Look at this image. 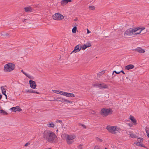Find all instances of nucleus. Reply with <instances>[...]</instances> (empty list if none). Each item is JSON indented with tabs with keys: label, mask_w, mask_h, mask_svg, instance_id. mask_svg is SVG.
<instances>
[{
	"label": "nucleus",
	"mask_w": 149,
	"mask_h": 149,
	"mask_svg": "<svg viewBox=\"0 0 149 149\" xmlns=\"http://www.w3.org/2000/svg\"><path fill=\"white\" fill-rule=\"evenodd\" d=\"M1 35L4 36H6V37H7L8 36L9 34L5 32H3L1 33Z\"/></svg>",
	"instance_id": "nucleus-31"
},
{
	"label": "nucleus",
	"mask_w": 149,
	"mask_h": 149,
	"mask_svg": "<svg viewBox=\"0 0 149 149\" xmlns=\"http://www.w3.org/2000/svg\"><path fill=\"white\" fill-rule=\"evenodd\" d=\"M56 123H61V124H62V121L61 120H57L56 121Z\"/></svg>",
	"instance_id": "nucleus-40"
},
{
	"label": "nucleus",
	"mask_w": 149,
	"mask_h": 149,
	"mask_svg": "<svg viewBox=\"0 0 149 149\" xmlns=\"http://www.w3.org/2000/svg\"><path fill=\"white\" fill-rule=\"evenodd\" d=\"M112 110L110 109L103 108L101 109L100 113L103 117H106L108 115L112 114Z\"/></svg>",
	"instance_id": "nucleus-4"
},
{
	"label": "nucleus",
	"mask_w": 149,
	"mask_h": 149,
	"mask_svg": "<svg viewBox=\"0 0 149 149\" xmlns=\"http://www.w3.org/2000/svg\"><path fill=\"white\" fill-rule=\"evenodd\" d=\"M1 91H2V93L4 95H5V96L6 97V98L7 96L6 95V91L5 89L4 88V87H3V86H1Z\"/></svg>",
	"instance_id": "nucleus-20"
},
{
	"label": "nucleus",
	"mask_w": 149,
	"mask_h": 149,
	"mask_svg": "<svg viewBox=\"0 0 149 149\" xmlns=\"http://www.w3.org/2000/svg\"><path fill=\"white\" fill-rule=\"evenodd\" d=\"M89 8L91 10H93L95 9V7L94 6H89Z\"/></svg>",
	"instance_id": "nucleus-37"
},
{
	"label": "nucleus",
	"mask_w": 149,
	"mask_h": 149,
	"mask_svg": "<svg viewBox=\"0 0 149 149\" xmlns=\"http://www.w3.org/2000/svg\"><path fill=\"white\" fill-rule=\"evenodd\" d=\"M45 67L46 68H47L48 67V66L47 65H46L45 66Z\"/></svg>",
	"instance_id": "nucleus-51"
},
{
	"label": "nucleus",
	"mask_w": 149,
	"mask_h": 149,
	"mask_svg": "<svg viewBox=\"0 0 149 149\" xmlns=\"http://www.w3.org/2000/svg\"><path fill=\"white\" fill-rule=\"evenodd\" d=\"M2 113L3 115H7L8 113L4 110H0V114Z\"/></svg>",
	"instance_id": "nucleus-23"
},
{
	"label": "nucleus",
	"mask_w": 149,
	"mask_h": 149,
	"mask_svg": "<svg viewBox=\"0 0 149 149\" xmlns=\"http://www.w3.org/2000/svg\"><path fill=\"white\" fill-rule=\"evenodd\" d=\"M86 46H87V47H90L91 46V44L90 42H88L87 43L85 44Z\"/></svg>",
	"instance_id": "nucleus-29"
},
{
	"label": "nucleus",
	"mask_w": 149,
	"mask_h": 149,
	"mask_svg": "<svg viewBox=\"0 0 149 149\" xmlns=\"http://www.w3.org/2000/svg\"><path fill=\"white\" fill-rule=\"evenodd\" d=\"M145 130L146 132L147 136L149 138V127L146 128Z\"/></svg>",
	"instance_id": "nucleus-25"
},
{
	"label": "nucleus",
	"mask_w": 149,
	"mask_h": 149,
	"mask_svg": "<svg viewBox=\"0 0 149 149\" xmlns=\"http://www.w3.org/2000/svg\"><path fill=\"white\" fill-rule=\"evenodd\" d=\"M120 72H122L123 74H125V73L122 70H120Z\"/></svg>",
	"instance_id": "nucleus-46"
},
{
	"label": "nucleus",
	"mask_w": 149,
	"mask_h": 149,
	"mask_svg": "<svg viewBox=\"0 0 149 149\" xmlns=\"http://www.w3.org/2000/svg\"><path fill=\"white\" fill-rule=\"evenodd\" d=\"M2 98V95L0 94V100Z\"/></svg>",
	"instance_id": "nucleus-49"
},
{
	"label": "nucleus",
	"mask_w": 149,
	"mask_h": 149,
	"mask_svg": "<svg viewBox=\"0 0 149 149\" xmlns=\"http://www.w3.org/2000/svg\"><path fill=\"white\" fill-rule=\"evenodd\" d=\"M27 92H30V93H36L37 94H38L39 93L37 92H36L35 91L32 90H28V91H27Z\"/></svg>",
	"instance_id": "nucleus-27"
},
{
	"label": "nucleus",
	"mask_w": 149,
	"mask_h": 149,
	"mask_svg": "<svg viewBox=\"0 0 149 149\" xmlns=\"http://www.w3.org/2000/svg\"><path fill=\"white\" fill-rule=\"evenodd\" d=\"M26 19H24V20L23 21V22H25L26 20Z\"/></svg>",
	"instance_id": "nucleus-50"
},
{
	"label": "nucleus",
	"mask_w": 149,
	"mask_h": 149,
	"mask_svg": "<svg viewBox=\"0 0 149 149\" xmlns=\"http://www.w3.org/2000/svg\"><path fill=\"white\" fill-rule=\"evenodd\" d=\"M87 34H88V33H91V32L90 31L88 30V29H87Z\"/></svg>",
	"instance_id": "nucleus-45"
},
{
	"label": "nucleus",
	"mask_w": 149,
	"mask_h": 149,
	"mask_svg": "<svg viewBox=\"0 0 149 149\" xmlns=\"http://www.w3.org/2000/svg\"><path fill=\"white\" fill-rule=\"evenodd\" d=\"M63 95L69 97H74L75 96L73 93H70L65 92H63Z\"/></svg>",
	"instance_id": "nucleus-10"
},
{
	"label": "nucleus",
	"mask_w": 149,
	"mask_h": 149,
	"mask_svg": "<svg viewBox=\"0 0 149 149\" xmlns=\"http://www.w3.org/2000/svg\"><path fill=\"white\" fill-rule=\"evenodd\" d=\"M135 31L133 29V28L128 29L125 32L124 35L125 36H132L134 34Z\"/></svg>",
	"instance_id": "nucleus-7"
},
{
	"label": "nucleus",
	"mask_w": 149,
	"mask_h": 149,
	"mask_svg": "<svg viewBox=\"0 0 149 149\" xmlns=\"http://www.w3.org/2000/svg\"><path fill=\"white\" fill-rule=\"evenodd\" d=\"M10 109L13 111H22V109L19 106H17L15 107L11 108Z\"/></svg>",
	"instance_id": "nucleus-12"
},
{
	"label": "nucleus",
	"mask_w": 149,
	"mask_h": 149,
	"mask_svg": "<svg viewBox=\"0 0 149 149\" xmlns=\"http://www.w3.org/2000/svg\"><path fill=\"white\" fill-rule=\"evenodd\" d=\"M30 87L33 89H35L36 86L35 82L32 80H30L29 81Z\"/></svg>",
	"instance_id": "nucleus-9"
},
{
	"label": "nucleus",
	"mask_w": 149,
	"mask_h": 149,
	"mask_svg": "<svg viewBox=\"0 0 149 149\" xmlns=\"http://www.w3.org/2000/svg\"><path fill=\"white\" fill-rule=\"evenodd\" d=\"M82 145L80 144L77 147V149H82Z\"/></svg>",
	"instance_id": "nucleus-35"
},
{
	"label": "nucleus",
	"mask_w": 149,
	"mask_h": 149,
	"mask_svg": "<svg viewBox=\"0 0 149 149\" xmlns=\"http://www.w3.org/2000/svg\"><path fill=\"white\" fill-rule=\"evenodd\" d=\"M27 76V77H28V78H30V75H26Z\"/></svg>",
	"instance_id": "nucleus-47"
},
{
	"label": "nucleus",
	"mask_w": 149,
	"mask_h": 149,
	"mask_svg": "<svg viewBox=\"0 0 149 149\" xmlns=\"http://www.w3.org/2000/svg\"><path fill=\"white\" fill-rule=\"evenodd\" d=\"M47 125V127H49L54 128V125L52 123H49Z\"/></svg>",
	"instance_id": "nucleus-21"
},
{
	"label": "nucleus",
	"mask_w": 149,
	"mask_h": 149,
	"mask_svg": "<svg viewBox=\"0 0 149 149\" xmlns=\"http://www.w3.org/2000/svg\"><path fill=\"white\" fill-rule=\"evenodd\" d=\"M65 102H66L67 103H70L72 104V102H71L69 100H68L66 99H64L63 100V101Z\"/></svg>",
	"instance_id": "nucleus-28"
},
{
	"label": "nucleus",
	"mask_w": 149,
	"mask_h": 149,
	"mask_svg": "<svg viewBox=\"0 0 149 149\" xmlns=\"http://www.w3.org/2000/svg\"><path fill=\"white\" fill-rule=\"evenodd\" d=\"M134 67V66L132 64H129L125 66V69L126 70H129L133 69Z\"/></svg>",
	"instance_id": "nucleus-17"
},
{
	"label": "nucleus",
	"mask_w": 149,
	"mask_h": 149,
	"mask_svg": "<svg viewBox=\"0 0 149 149\" xmlns=\"http://www.w3.org/2000/svg\"><path fill=\"white\" fill-rule=\"evenodd\" d=\"M115 72L116 74H119L120 73V71H116L114 70L113 71V72L112 73V74H113Z\"/></svg>",
	"instance_id": "nucleus-33"
},
{
	"label": "nucleus",
	"mask_w": 149,
	"mask_h": 149,
	"mask_svg": "<svg viewBox=\"0 0 149 149\" xmlns=\"http://www.w3.org/2000/svg\"><path fill=\"white\" fill-rule=\"evenodd\" d=\"M147 32V30H146V31L145 32V33H146V32Z\"/></svg>",
	"instance_id": "nucleus-53"
},
{
	"label": "nucleus",
	"mask_w": 149,
	"mask_h": 149,
	"mask_svg": "<svg viewBox=\"0 0 149 149\" xmlns=\"http://www.w3.org/2000/svg\"><path fill=\"white\" fill-rule=\"evenodd\" d=\"M104 149H107V148H104Z\"/></svg>",
	"instance_id": "nucleus-54"
},
{
	"label": "nucleus",
	"mask_w": 149,
	"mask_h": 149,
	"mask_svg": "<svg viewBox=\"0 0 149 149\" xmlns=\"http://www.w3.org/2000/svg\"><path fill=\"white\" fill-rule=\"evenodd\" d=\"M106 129L109 132L113 134L117 133L120 130V129L116 126L108 125L106 127Z\"/></svg>",
	"instance_id": "nucleus-2"
},
{
	"label": "nucleus",
	"mask_w": 149,
	"mask_h": 149,
	"mask_svg": "<svg viewBox=\"0 0 149 149\" xmlns=\"http://www.w3.org/2000/svg\"><path fill=\"white\" fill-rule=\"evenodd\" d=\"M93 86H97L100 89L109 88L108 86L107 85L103 83L100 84H93Z\"/></svg>",
	"instance_id": "nucleus-6"
},
{
	"label": "nucleus",
	"mask_w": 149,
	"mask_h": 149,
	"mask_svg": "<svg viewBox=\"0 0 149 149\" xmlns=\"http://www.w3.org/2000/svg\"><path fill=\"white\" fill-rule=\"evenodd\" d=\"M139 31H137V32H139Z\"/></svg>",
	"instance_id": "nucleus-55"
},
{
	"label": "nucleus",
	"mask_w": 149,
	"mask_h": 149,
	"mask_svg": "<svg viewBox=\"0 0 149 149\" xmlns=\"http://www.w3.org/2000/svg\"><path fill=\"white\" fill-rule=\"evenodd\" d=\"M29 143H26L24 145V146L26 147L27 146L29 145Z\"/></svg>",
	"instance_id": "nucleus-43"
},
{
	"label": "nucleus",
	"mask_w": 149,
	"mask_h": 149,
	"mask_svg": "<svg viewBox=\"0 0 149 149\" xmlns=\"http://www.w3.org/2000/svg\"><path fill=\"white\" fill-rule=\"evenodd\" d=\"M52 91L55 93L57 94H60V95H63V91H59V90H52Z\"/></svg>",
	"instance_id": "nucleus-18"
},
{
	"label": "nucleus",
	"mask_w": 149,
	"mask_h": 149,
	"mask_svg": "<svg viewBox=\"0 0 149 149\" xmlns=\"http://www.w3.org/2000/svg\"><path fill=\"white\" fill-rule=\"evenodd\" d=\"M143 140V138H139L138 139V142H142Z\"/></svg>",
	"instance_id": "nucleus-34"
},
{
	"label": "nucleus",
	"mask_w": 149,
	"mask_h": 149,
	"mask_svg": "<svg viewBox=\"0 0 149 149\" xmlns=\"http://www.w3.org/2000/svg\"><path fill=\"white\" fill-rule=\"evenodd\" d=\"M134 144L138 146H142L141 143L140 142H134Z\"/></svg>",
	"instance_id": "nucleus-24"
},
{
	"label": "nucleus",
	"mask_w": 149,
	"mask_h": 149,
	"mask_svg": "<svg viewBox=\"0 0 149 149\" xmlns=\"http://www.w3.org/2000/svg\"><path fill=\"white\" fill-rule=\"evenodd\" d=\"M81 49H82L84 50L86 48H87L86 46L85 45V44L81 46Z\"/></svg>",
	"instance_id": "nucleus-32"
},
{
	"label": "nucleus",
	"mask_w": 149,
	"mask_h": 149,
	"mask_svg": "<svg viewBox=\"0 0 149 149\" xmlns=\"http://www.w3.org/2000/svg\"><path fill=\"white\" fill-rule=\"evenodd\" d=\"M140 28L139 27L137 28H133V29H134V30H135V31L133 35H137L141 33V31H139V32H137V31H138L140 29Z\"/></svg>",
	"instance_id": "nucleus-16"
},
{
	"label": "nucleus",
	"mask_w": 149,
	"mask_h": 149,
	"mask_svg": "<svg viewBox=\"0 0 149 149\" xmlns=\"http://www.w3.org/2000/svg\"><path fill=\"white\" fill-rule=\"evenodd\" d=\"M21 71L24 74H27L26 73L23 71V70H21Z\"/></svg>",
	"instance_id": "nucleus-44"
},
{
	"label": "nucleus",
	"mask_w": 149,
	"mask_h": 149,
	"mask_svg": "<svg viewBox=\"0 0 149 149\" xmlns=\"http://www.w3.org/2000/svg\"><path fill=\"white\" fill-rule=\"evenodd\" d=\"M43 138L48 142L55 143L58 142V138L55 134L52 131L47 130L43 134Z\"/></svg>",
	"instance_id": "nucleus-1"
},
{
	"label": "nucleus",
	"mask_w": 149,
	"mask_h": 149,
	"mask_svg": "<svg viewBox=\"0 0 149 149\" xmlns=\"http://www.w3.org/2000/svg\"><path fill=\"white\" fill-rule=\"evenodd\" d=\"M77 28L76 26L74 27L72 30V32L74 33H75L77 30Z\"/></svg>",
	"instance_id": "nucleus-26"
},
{
	"label": "nucleus",
	"mask_w": 149,
	"mask_h": 149,
	"mask_svg": "<svg viewBox=\"0 0 149 149\" xmlns=\"http://www.w3.org/2000/svg\"><path fill=\"white\" fill-rule=\"evenodd\" d=\"M24 9L25 11L26 12H31L33 11V9L30 6L25 7Z\"/></svg>",
	"instance_id": "nucleus-13"
},
{
	"label": "nucleus",
	"mask_w": 149,
	"mask_h": 149,
	"mask_svg": "<svg viewBox=\"0 0 149 149\" xmlns=\"http://www.w3.org/2000/svg\"><path fill=\"white\" fill-rule=\"evenodd\" d=\"M130 118L132 121L134 125H136V121L135 118L132 116L130 115Z\"/></svg>",
	"instance_id": "nucleus-14"
},
{
	"label": "nucleus",
	"mask_w": 149,
	"mask_h": 149,
	"mask_svg": "<svg viewBox=\"0 0 149 149\" xmlns=\"http://www.w3.org/2000/svg\"><path fill=\"white\" fill-rule=\"evenodd\" d=\"M76 136L74 134L68 135L66 138V142L68 144L70 145L74 142V139L76 138Z\"/></svg>",
	"instance_id": "nucleus-5"
},
{
	"label": "nucleus",
	"mask_w": 149,
	"mask_h": 149,
	"mask_svg": "<svg viewBox=\"0 0 149 149\" xmlns=\"http://www.w3.org/2000/svg\"><path fill=\"white\" fill-rule=\"evenodd\" d=\"M77 20V19H74V20L75 21H76Z\"/></svg>",
	"instance_id": "nucleus-52"
},
{
	"label": "nucleus",
	"mask_w": 149,
	"mask_h": 149,
	"mask_svg": "<svg viewBox=\"0 0 149 149\" xmlns=\"http://www.w3.org/2000/svg\"><path fill=\"white\" fill-rule=\"evenodd\" d=\"M15 67V64L12 63H9L4 65V71L5 72H9L14 70Z\"/></svg>",
	"instance_id": "nucleus-3"
},
{
	"label": "nucleus",
	"mask_w": 149,
	"mask_h": 149,
	"mask_svg": "<svg viewBox=\"0 0 149 149\" xmlns=\"http://www.w3.org/2000/svg\"><path fill=\"white\" fill-rule=\"evenodd\" d=\"M53 19L55 20H61L63 19V16L58 13H56L52 16Z\"/></svg>",
	"instance_id": "nucleus-8"
},
{
	"label": "nucleus",
	"mask_w": 149,
	"mask_h": 149,
	"mask_svg": "<svg viewBox=\"0 0 149 149\" xmlns=\"http://www.w3.org/2000/svg\"><path fill=\"white\" fill-rule=\"evenodd\" d=\"M68 135L67 134H63L62 135H61V136L62 137H66V138H67V136Z\"/></svg>",
	"instance_id": "nucleus-38"
},
{
	"label": "nucleus",
	"mask_w": 149,
	"mask_h": 149,
	"mask_svg": "<svg viewBox=\"0 0 149 149\" xmlns=\"http://www.w3.org/2000/svg\"><path fill=\"white\" fill-rule=\"evenodd\" d=\"M81 49V47H80L79 45H78L75 47L74 49L72 52V53L77 52L80 51Z\"/></svg>",
	"instance_id": "nucleus-11"
},
{
	"label": "nucleus",
	"mask_w": 149,
	"mask_h": 149,
	"mask_svg": "<svg viewBox=\"0 0 149 149\" xmlns=\"http://www.w3.org/2000/svg\"><path fill=\"white\" fill-rule=\"evenodd\" d=\"M130 136L132 138L136 137V135L134 134L133 133L131 132L130 133Z\"/></svg>",
	"instance_id": "nucleus-30"
},
{
	"label": "nucleus",
	"mask_w": 149,
	"mask_h": 149,
	"mask_svg": "<svg viewBox=\"0 0 149 149\" xmlns=\"http://www.w3.org/2000/svg\"><path fill=\"white\" fill-rule=\"evenodd\" d=\"M134 50L141 53H143L145 52L144 50L142 49L140 47H138L137 48L135 49Z\"/></svg>",
	"instance_id": "nucleus-15"
},
{
	"label": "nucleus",
	"mask_w": 149,
	"mask_h": 149,
	"mask_svg": "<svg viewBox=\"0 0 149 149\" xmlns=\"http://www.w3.org/2000/svg\"><path fill=\"white\" fill-rule=\"evenodd\" d=\"M71 0H62L61 2V3L62 5L66 4L69 2H71Z\"/></svg>",
	"instance_id": "nucleus-19"
},
{
	"label": "nucleus",
	"mask_w": 149,
	"mask_h": 149,
	"mask_svg": "<svg viewBox=\"0 0 149 149\" xmlns=\"http://www.w3.org/2000/svg\"><path fill=\"white\" fill-rule=\"evenodd\" d=\"M94 149H100V147L99 146H95Z\"/></svg>",
	"instance_id": "nucleus-39"
},
{
	"label": "nucleus",
	"mask_w": 149,
	"mask_h": 149,
	"mask_svg": "<svg viewBox=\"0 0 149 149\" xmlns=\"http://www.w3.org/2000/svg\"><path fill=\"white\" fill-rule=\"evenodd\" d=\"M96 139L97 141L99 142H102L103 141L102 139L99 138H97V137L96 138Z\"/></svg>",
	"instance_id": "nucleus-36"
},
{
	"label": "nucleus",
	"mask_w": 149,
	"mask_h": 149,
	"mask_svg": "<svg viewBox=\"0 0 149 149\" xmlns=\"http://www.w3.org/2000/svg\"><path fill=\"white\" fill-rule=\"evenodd\" d=\"M64 99L62 98L61 97H58L56 99L54 100L56 101H60V102H63V100Z\"/></svg>",
	"instance_id": "nucleus-22"
},
{
	"label": "nucleus",
	"mask_w": 149,
	"mask_h": 149,
	"mask_svg": "<svg viewBox=\"0 0 149 149\" xmlns=\"http://www.w3.org/2000/svg\"><path fill=\"white\" fill-rule=\"evenodd\" d=\"M140 28V31H141H141H143V30H144V29H145V27H142V28Z\"/></svg>",
	"instance_id": "nucleus-41"
},
{
	"label": "nucleus",
	"mask_w": 149,
	"mask_h": 149,
	"mask_svg": "<svg viewBox=\"0 0 149 149\" xmlns=\"http://www.w3.org/2000/svg\"><path fill=\"white\" fill-rule=\"evenodd\" d=\"M105 71H102V72H100V74H103L105 73Z\"/></svg>",
	"instance_id": "nucleus-42"
},
{
	"label": "nucleus",
	"mask_w": 149,
	"mask_h": 149,
	"mask_svg": "<svg viewBox=\"0 0 149 149\" xmlns=\"http://www.w3.org/2000/svg\"><path fill=\"white\" fill-rule=\"evenodd\" d=\"M81 125L83 127H84L86 128L85 126V125Z\"/></svg>",
	"instance_id": "nucleus-48"
}]
</instances>
